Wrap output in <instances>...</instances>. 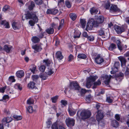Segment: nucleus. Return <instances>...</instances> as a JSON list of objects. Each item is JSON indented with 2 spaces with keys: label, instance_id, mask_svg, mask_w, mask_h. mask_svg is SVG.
<instances>
[{
  "label": "nucleus",
  "instance_id": "1",
  "mask_svg": "<svg viewBox=\"0 0 129 129\" xmlns=\"http://www.w3.org/2000/svg\"><path fill=\"white\" fill-rule=\"evenodd\" d=\"M37 12L34 11H27L26 13L25 14V18L26 19H32L29 21L28 22L29 24L31 26L34 25L35 23L38 22V15H37Z\"/></svg>",
  "mask_w": 129,
  "mask_h": 129
},
{
  "label": "nucleus",
  "instance_id": "2",
  "mask_svg": "<svg viewBox=\"0 0 129 129\" xmlns=\"http://www.w3.org/2000/svg\"><path fill=\"white\" fill-rule=\"evenodd\" d=\"M127 28V25L125 24L122 25L121 26L115 25L114 27V29L116 32L117 34L119 35L126 30Z\"/></svg>",
  "mask_w": 129,
  "mask_h": 129
},
{
  "label": "nucleus",
  "instance_id": "3",
  "mask_svg": "<svg viewBox=\"0 0 129 129\" xmlns=\"http://www.w3.org/2000/svg\"><path fill=\"white\" fill-rule=\"evenodd\" d=\"M81 118L83 120L89 118L91 115V112L89 110H84L80 113Z\"/></svg>",
  "mask_w": 129,
  "mask_h": 129
},
{
  "label": "nucleus",
  "instance_id": "4",
  "mask_svg": "<svg viewBox=\"0 0 129 129\" xmlns=\"http://www.w3.org/2000/svg\"><path fill=\"white\" fill-rule=\"evenodd\" d=\"M98 77L96 76H90L87 79L86 84V86L88 88H90L93 82H94Z\"/></svg>",
  "mask_w": 129,
  "mask_h": 129
},
{
  "label": "nucleus",
  "instance_id": "5",
  "mask_svg": "<svg viewBox=\"0 0 129 129\" xmlns=\"http://www.w3.org/2000/svg\"><path fill=\"white\" fill-rule=\"evenodd\" d=\"M12 120V118L11 117H5L2 120V124L0 123V129H4L3 125L8 123Z\"/></svg>",
  "mask_w": 129,
  "mask_h": 129
},
{
  "label": "nucleus",
  "instance_id": "6",
  "mask_svg": "<svg viewBox=\"0 0 129 129\" xmlns=\"http://www.w3.org/2000/svg\"><path fill=\"white\" fill-rule=\"evenodd\" d=\"M100 23L97 22L96 20V21H90L89 22L87 23V28H92L93 27H97L99 26Z\"/></svg>",
  "mask_w": 129,
  "mask_h": 129
},
{
  "label": "nucleus",
  "instance_id": "7",
  "mask_svg": "<svg viewBox=\"0 0 129 129\" xmlns=\"http://www.w3.org/2000/svg\"><path fill=\"white\" fill-rule=\"evenodd\" d=\"M65 121L67 126L69 127H72L75 125V121L73 118H68L66 119Z\"/></svg>",
  "mask_w": 129,
  "mask_h": 129
},
{
  "label": "nucleus",
  "instance_id": "8",
  "mask_svg": "<svg viewBox=\"0 0 129 129\" xmlns=\"http://www.w3.org/2000/svg\"><path fill=\"white\" fill-rule=\"evenodd\" d=\"M70 88L71 89L79 90L81 88L77 82H71L70 84Z\"/></svg>",
  "mask_w": 129,
  "mask_h": 129
},
{
  "label": "nucleus",
  "instance_id": "9",
  "mask_svg": "<svg viewBox=\"0 0 129 129\" xmlns=\"http://www.w3.org/2000/svg\"><path fill=\"white\" fill-rule=\"evenodd\" d=\"M112 77L111 75H110L109 76L108 75H105L103 76L102 78L104 80V82L106 85H109Z\"/></svg>",
  "mask_w": 129,
  "mask_h": 129
},
{
  "label": "nucleus",
  "instance_id": "10",
  "mask_svg": "<svg viewBox=\"0 0 129 129\" xmlns=\"http://www.w3.org/2000/svg\"><path fill=\"white\" fill-rule=\"evenodd\" d=\"M120 9L118 8L117 5H115L112 4L110 7V12H119Z\"/></svg>",
  "mask_w": 129,
  "mask_h": 129
},
{
  "label": "nucleus",
  "instance_id": "11",
  "mask_svg": "<svg viewBox=\"0 0 129 129\" xmlns=\"http://www.w3.org/2000/svg\"><path fill=\"white\" fill-rule=\"evenodd\" d=\"M104 116L102 110H98L96 116V119L98 121L100 120L104 117Z\"/></svg>",
  "mask_w": 129,
  "mask_h": 129
},
{
  "label": "nucleus",
  "instance_id": "12",
  "mask_svg": "<svg viewBox=\"0 0 129 129\" xmlns=\"http://www.w3.org/2000/svg\"><path fill=\"white\" fill-rule=\"evenodd\" d=\"M32 47L35 50L34 51L35 53H37V52H39L42 49L41 47L40 46L37 45L33 46Z\"/></svg>",
  "mask_w": 129,
  "mask_h": 129
},
{
  "label": "nucleus",
  "instance_id": "13",
  "mask_svg": "<svg viewBox=\"0 0 129 129\" xmlns=\"http://www.w3.org/2000/svg\"><path fill=\"white\" fill-rule=\"evenodd\" d=\"M118 59L121 62V66H125L126 61L125 58L120 56L118 57Z\"/></svg>",
  "mask_w": 129,
  "mask_h": 129
},
{
  "label": "nucleus",
  "instance_id": "14",
  "mask_svg": "<svg viewBox=\"0 0 129 129\" xmlns=\"http://www.w3.org/2000/svg\"><path fill=\"white\" fill-rule=\"evenodd\" d=\"M54 69L52 67H49L47 68L45 73L47 74L51 75L54 73Z\"/></svg>",
  "mask_w": 129,
  "mask_h": 129
},
{
  "label": "nucleus",
  "instance_id": "15",
  "mask_svg": "<svg viewBox=\"0 0 129 129\" xmlns=\"http://www.w3.org/2000/svg\"><path fill=\"white\" fill-rule=\"evenodd\" d=\"M43 62L45 63V64L48 67H50V66H52V64H53L52 60H49V59L44 60H43Z\"/></svg>",
  "mask_w": 129,
  "mask_h": 129
},
{
  "label": "nucleus",
  "instance_id": "16",
  "mask_svg": "<svg viewBox=\"0 0 129 129\" xmlns=\"http://www.w3.org/2000/svg\"><path fill=\"white\" fill-rule=\"evenodd\" d=\"M12 47L7 45H5L4 46L3 50L8 53H9L11 50Z\"/></svg>",
  "mask_w": 129,
  "mask_h": 129
},
{
  "label": "nucleus",
  "instance_id": "17",
  "mask_svg": "<svg viewBox=\"0 0 129 129\" xmlns=\"http://www.w3.org/2000/svg\"><path fill=\"white\" fill-rule=\"evenodd\" d=\"M95 61L97 64H100L104 61L103 59L100 56H98L95 58Z\"/></svg>",
  "mask_w": 129,
  "mask_h": 129
},
{
  "label": "nucleus",
  "instance_id": "18",
  "mask_svg": "<svg viewBox=\"0 0 129 129\" xmlns=\"http://www.w3.org/2000/svg\"><path fill=\"white\" fill-rule=\"evenodd\" d=\"M24 73L22 70H20L17 71L16 73V75L19 78H21L24 76Z\"/></svg>",
  "mask_w": 129,
  "mask_h": 129
},
{
  "label": "nucleus",
  "instance_id": "19",
  "mask_svg": "<svg viewBox=\"0 0 129 129\" xmlns=\"http://www.w3.org/2000/svg\"><path fill=\"white\" fill-rule=\"evenodd\" d=\"M104 17L102 15H100L98 16L96 19L97 22L100 23H102L104 22Z\"/></svg>",
  "mask_w": 129,
  "mask_h": 129
},
{
  "label": "nucleus",
  "instance_id": "20",
  "mask_svg": "<svg viewBox=\"0 0 129 129\" xmlns=\"http://www.w3.org/2000/svg\"><path fill=\"white\" fill-rule=\"evenodd\" d=\"M90 11L92 15L96 14L98 11V9L96 7H93L90 9Z\"/></svg>",
  "mask_w": 129,
  "mask_h": 129
},
{
  "label": "nucleus",
  "instance_id": "21",
  "mask_svg": "<svg viewBox=\"0 0 129 129\" xmlns=\"http://www.w3.org/2000/svg\"><path fill=\"white\" fill-rule=\"evenodd\" d=\"M35 6V5L34 2L33 1H31L30 4L28 6L27 8L30 11H31L33 10Z\"/></svg>",
  "mask_w": 129,
  "mask_h": 129
},
{
  "label": "nucleus",
  "instance_id": "22",
  "mask_svg": "<svg viewBox=\"0 0 129 129\" xmlns=\"http://www.w3.org/2000/svg\"><path fill=\"white\" fill-rule=\"evenodd\" d=\"M31 40L34 43H36L39 42L40 39L38 37L36 36L33 37Z\"/></svg>",
  "mask_w": 129,
  "mask_h": 129
},
{
  "label": "nucleus",
  "instance_id": "23",
  "mask_svg": "<svg viewBox=\"0 0 129 129\" xmlns=\"http://www.w3.org/2000/svg\"><path fill=\"white\" fill-rule=\"evenodd\" d=\"M56 56L57 59L60 60H61L63 58V56L62 55L61 52L59 51L57 52Z\"/></svg>",
  "mask_w": 129,
  "mask_h": 129
},
{
  "label": "nucleus",
  "instance_id": "24",
  "mask_svg": "<svg viewBox=\"0 0 129 129\" xmlns=\"http://www.w3.org/2000/svg\"><path fill=\"white\" fill-rule=\"evenodd\" d=\"M35 83L33 82H30L28 84V87L29 88L31 89H37L36 87H35Z\"/></svg>",
  "mask_w": 129,
  "mask_h": 129
},
{
  "label": "nucleus",
  "instance_id": "25",
  "mask_svg": "<svg viewBox=\"0 0 129 129\" xmlns=\"http://www.w3.org/2000/svg\"><path fill=\"white\" fill-rule=\"evenodd\" d=\"M116 48V46L115 44L112 43L110 44L109 46L108 47V49L110 51H113Z\"/></svg>",
  "mask_w": 129,
  "mask_h": 129
},
{
  "label": "nucleus",
  "instance_id": "26",
  "mask_svg": "<svg viewBox=\"0 0 129 129\" xmlns=\"http://www.w3.org/2000/svg\"><path fill=\"white\" fill-rule=\"evenodd\" d=\"M1 25H3L4 26H5L6 28H10L9 23L5 20H3L2 22Z\"/></svg>",
  "mask_w": 129,
  "mask_h": 129
},
{
  "label": "nucleus",
  "instance_id": "27",
  "mask_svg": "<svg viewBox=\"0 0 129 129\" xmlns=\"http://www.w3.org/2000/svg\"><path fill=\"white\" fill-rule=\"evenodd\" d=\"M105 8L106 9H110V7L111 5L109 1H105Z\"/></svg>",
  "mask_w": 129,
  "mask_h": 129
},
{
  "label": "nucleus",
  "instance_id": "28",
  "mask_svg": "<svg viewBox=\"0 0 129 129\" xmlns=\"http://www.w3.org/2000/svg\"><path fill=\"white\" fill-rule=\"evenodd\" d=\"M69 16L70 18L73 21L75 20L77 17L76 14L73 13H70Z\"/></svg>",
  "mask_w": 129,
  "mask_h": 129
},
{
  "label": "nucleus",
  "instance_id": "29",
  "mask_svg": "<svg viewBox=\"0 0 129 129\" xmlns=\"http://www.w3.org/2000/svg\"><path fill=\"white\" fill-rule=\"evenodd\" d=\"M58 5L59 7H63L65 6L64 0H58Z\"/></svg>",
  "mask_w": 129,
  "mask_h": 129
},
{
  "label": "nucleus",
  "instance_id": "30",
  "mask_svg": "<svg viewBox=\"0 0 129 129\" xmlns=\"http://www.w3.org/2000/svg\"><path fill=\"white\" fill-rule=\"evenodd\" d=\"M80 23L83 28H85L86 24V21L85 19H81L80 20Z\"/></svg>",
  "mask_w": 129,
  "mask_h": 129
},
{
  "label": "nucleus",
  "instance_id": "31",
  "mask_svg": "<svg viewBox=\"0 0 129 129\" xmlns=\"http://www.w3.org/2000/svg\"><path fill=\"white\" fill-rule=\"evenodd\" d=\"M77 57L81 59H85L87 58V56L84 54L79 53L77 55Z\"/></svg>",
  "mask_w": 129,
  "mask_h": 129
},
{
  "label": "nucleus",
  "instance_id": "32",
  "mask_svg": "<svg viewBox=\"0 0 129 129\" xmlns=\"http://www.w3.org/2000/svg\"><path fill=\"white\" fill-rule=\"evenodd\" d=\"M112 124L113 127H117L119 126V123L116 120H114L112 121Z\"/></svg>",
  "mask_w": 129,
  "mask_h": 129
},
{
  "label": "nucleus",
  "instance_id": "33",
  "mask_svg": "<svg viewBox=\"0 0 129 129\" xmlns=\"http://www.w3.org/2000/svg\"><path fill=\"white\" fill-rule=\"evenodd\" d=\"M46 31L49 34H52L54 32V29L53 28L49 27L46 30Z\"/></svg>",
  "mask_w": 129,
  "mask_h": 129
},
{
  "label": "nucleus",
  "instance_id": "34",
  "mask_svg": "<svg viewBox=\"0 0 129 129\" xmlns=\"http://www.w3.org/2000/svg\"><path fill=\"white\" fill-rule=\"evenodd\" d=\"M68 110L69 113L70 115L71 116H73L76 113V112L73 110L71 109L68 108Z\"/></svg>",
  "mask_w": 129,
  "mask_h": 129
},
{
  "label": "nucleus",
  "instance_id": "35",
  "mask_svg": "<svg viewBox=\"0 0 129 129\" xmlns=\"http://www.w3.org/2000/svg\"><path fill=\"white\" fill-rule=\"evenodd\" d=\"M75 35L74 38L75 39L79 38L80 37L81 33L79 31H76L75 32Z\"/></svg>",
  "mask_w": 129,
  "mask_h": 129
},
{
  "label": "nucleus",
  "instance_id": "36",
  "mask_svg": "<svg viewBox=\"0 0 129 129\" xmlns=\"http://www.w3.org/2000/svg\"><path fill=\"white\" fill-rule=\"evenodd\" d=\"M14 87L16 89H19L20 90H21L22 89V86L20 84H16L14 85Z\"/></svg>",
  "mask_w": 129,
  "mask_h": 129
},
{
  "label": "nucleus",
  "instance_id": "37",
  "mask_svg": "<svg viewBox=\"0 0 129 129\" xmlns=\"http://www.w3.org/2000/svg\"><path fill=\"white\" fill-rule=\"evenodd\" d=\"M101 84V82L100 80H98L96 82L94 83V85L93 86V88H96L97 86H99Z\"/></svg>",
  "mask_w": 129,
  "mask_h": 129
},
{
  "label": "nucleus",
  "instance_id": "38",
  "mask_svg": "<svg viewBox=\"0 0 129 129\" xmlns=\"http://www.w3.org/2000/svg\"><path fill=\"white\" fill-rule=\"evenodd\" d=\"M124 119L126 122V123L128 126L129 127V115L125 116L123 118Z\"/></svg>",
  "mask_w": 129,
  "mask_h": 129
},
{
  "label": "nucleus",
  "instance_id": "39",
  "mask_svg": "<svg viewBox=\"0 0 129 129\" xmlns=\"http://www.w3.org/2000/svg\"><path fill=\"white\" fill-rule=\"evenodd\" d=\"M105 29H104L101 28L98 31V33L99 35L100 36L104 35L105 34Z\"/></svg>",
  "mask_w": 129,
  "mask_h": 129
},
{
  "label": "nucleus",
  "instance_id": "40",
  "mask_svg": "<svg viewBox=\"0 0 129 129\" xmlns=\"http://www.w3.org/2000/svg\"><path fill=\"white\" fill-rule=\"evenodd\" d=\"M31 68H30L29 70L33 74H35V72L36 69V67L35 65H33L31 66Z\"/></svg>",
  "mask_w": 129,
  "mask_h": 129
},
{
  "label": "nucleus",
  "instance_id": "41",
  "mask_svg": "<svg viewBox=\"0 0 129 129\" xmlns=\"http://www.w3.org/2000/svg\"><path fill=\"white\" fill-rule=\"evenodd\" d=\"M13 117L15 119L17 120H21L22 118L21 116H18L15 114L13 115Z\"/></svg>",
  "mask_w": 129,
  "mask_h": 129
},
{
  "label": "nucleus",
  "instance_id": "42",
  "mask_svg": "<svg viewBox=\"0 0 129 129\" xmlns=\"http://www.w3.org/2000/svg\"><path fill=\"white\" fill-rule=\"evenodd\" d=\"M27 110L28 112L30 113H32L33 112H35L36 111V110H33V107L32 106H30L28 107L27 108Z\"/></svg>",
  "mask_w": 129,
  "mask_h": 129
},
{
  "label": "nucleus",
  "instance_id": "43",
  "mask_svg": "<svg viewBox=\"0 0 129 129\" xmlns=\"http://www.w3.org/2000/svg\"><path fill=\"white\" fill-rule=\"evenodd\" d=\"M45 66L44 65H42L39 67V70L41 72H44L45 71Z\"/></svg>",
  "mask_w": 129,
  "mask_h": 129
},
{
  "label": "nucleus",
  "instance_id": "44",
  "mask_svg": "<svg viewBox=\"0 0 129 129\" xmlns=\"http://www.w3.org/2000/svg\"><path fill=\"white\" fill-rule=\"evenodd\" d=\"M91 97V95L90 94L86 96L85 98V100L87 102L89 103L90 102Z\"/></svg>",
  "mask_w": 129,
  "mask_h": 129
},
{
  "label": "nucleus",
  "instance_id": "45",
  "mask_svg": "<svg viewBox=\"0 0 129 129\" xmlns=\"http://www.w3.org/2000/svg\"><path fill=\"white\" fill-rule=\"evenodd\" d=\"M64 22V20L63 19H62L61 21V22L60 23L58 27V29L59 30L61 28L63 25Z\"/></svg>",
  "mask_w": 129,
  "mask_h": 129
},
{
  "label": "nucleus",
  "instance_id": "46",
  "mask_svg": "<svg viewBox=\"0 0 129 129\" xmlns=\"http://www.w3.org/2000/svg\"><path fill=\"white\" fill-rule=\"evenodd\" d=\"M87 38V40L90 41H93L94 39V37L92 35L88 36Z\"/></svg>",
  "mask_w": 129,
  "mask_h": 129
},
{
  "label": "nucleus",
  "instance_id": "47",
  "mask_svg": "<svg viewBox=\"0 0 129 129\" xmlns=\"http://www.w3.org/2000/svg\"><path fill=\"white\" fill-rule=\"evenodd\" d=\"M52 129H58L57 124V122H55L53 123L51 126Z\"/></svg>",
  "mask_w": 129,
  "mask_h": 129
},
{
  "label": "nucleus",
  "instance_id": "48",
  "mask_svg": "<svg viewBox=\"0 0 129 129\" xmlns=\"http://www.w3.org/2000/svg\"><path fill=\"white\" fill-rule=\"evenodd\" d=\"M89 122L92 124H95L96 121L94 118L91 117L90 119Z\"/></svg>",
  "mask_w": 129,
  "mask_h": 129
},
{
  "label": "nucleus",
  "instance_id": "49",
  "mask_svg": "<svg viewBox=\"0 0 129 129\" xmlns=\"http://www.w3.org/2000/svg\"><path fill=\"white\" fill-rule=\"evenodd\" d=\"M36 4L38 5H41L42 4V0H34Z\"/></svg>",
  "mask_w": 129,
  "mask_h": 129
},
{
  "label": "nucleus",
  "instance_id": "50",
  "mask_svg": "<svg viewBox=\"0 0 129 129\" xmlns=\"http://www.w3.org/2000/svg\"><path fill=\"white\" fill-rule=\"evenodd\" d=\"M120 65V63L119 62H116L114 63V69H116H116H117V70H118V67Z\"/></svg>",
  "mask_w": 129,
  "mask_h": 129
},
{
  "label": "nucleus",
  "instance_id": "51",
  "mask_svg": "<svg viewBox=\"0 0 129 129\" xmlns=\"http://www.w3.org/2000/svg\"><path fill=\"white\" fill-rule=\"evenodd\" d=\"M8 80L10 82H14L15 80L14 79V77L13 76H11L9 77Z\"/></svg>",
  "mask_w": 129,
  "mask_h": 129
},
{
  "label": "nucleus",
  "instance_id": "52",
  "mask_svg": "<svg viewBox=\"0 0 129 129\" xmlns=\"http://www.w3.org/2000/svg\"><path fill=\"white\" fill-rule=\"evenodd\" d=\"M74 56L72 54H70L68 57V61L70 62L74 59Z\"/></svg>",
  "mask_w": 129,
  "mask_h": 129
},
{
  "label": "nucleus",
  "instance_id": "53",
  "mask_svg": "<svg viewBox=\"0 0 129 129\" xmlns=\"http://www.w3.org/2000/svg\"><path fill=\"white\" fill-rule=\"evenodd\" d=\"M34 103V100L31 98H29L27 101V103L29 105L33 104Z\"/></svg>",
  "mask_w": 129,
  "mask_h": 129
},
{
  "label": "nucleus",
  "instance_id": "54",
  "mask_svg": "<svg viewBox=\"0 0 129 129\" xmlns=\"http://www.w3.org/2000/svg\"><path fill=\"white\" fill-rule=\"evenodd\" d=\"M65 4L66 7L68 8H70L71 7V4L68 1H66L65 2Z\"/></svg>",
  "mask_w": 129,
  "mask_h": 129
},
{
  "label": "nucleus",
  "instance_id": "55",
  "mask_svg": "<svg viewBox=\"0 0 129 129\" xmlns=\"http://www.w3.org/2000/svg\"><path fill=\"white\" fill-rule=\"evenodd\" d=\"M58 99V96H55L51 98L52 102L53 103H55Z\"/></svg>",
  "mask_w": 129,
  "mask_h": 129
},
{
  "label": "nucleus",
  "instance_id": "56",
  "mask_svg": "<svg viewBox=\"0 0 129 129\" xmlns=\"http://www.w3.org/2000/svg\"><path fill=\"white\" fill-rule=\"evenodd\" d=\"M98 121V124L99 126L102 127L104 126H105V124L102 121H100V120Z\"/></svg>",
  "mask_w": 129,
  "mask_h": 129
},
{
  "label": "nucleus",
  "instance_id": "57",
  "mask_svg": "<svg viewBox=\"0 0 129 129\" xmlns=\"http://www.w3.org/2000/svg\"><path fill=\"white\" fill-rule=\"evenodd\" d=\"M61 103L62 105L64 106H66L68 104V102L66 100H62L61 101Z\"/></svg>",
  "mask_w": 129,
  "mask_h": 129
},
{
  "label": "nucleus",
  "instance_id": "58",
  "mask_svg": "<svg viewBox=\"0 0 129 129\" xmlns=\"http://www.w3.org/2000/svg\"><path fill=\"white\" fill-rule=\"evenodd\" d=\"M16 23L15 22H14L12 24V26L13 29L15 30L17 29V27L16 26Z\"/></svg>",
  "mask_w": 129,
  "mask_h": 129
},
{
  "label": "nucleus",
  "instance_id": "59",
  "mask_svg": "<svg viewBox=\"0 0 129 129\" xmlns=\"http://www.w3.org/2000/svg\"><path fill=\"white\" fill-rule=\"evenodd\" d=\"M86 91L85 89L82 88L80 91V92L81 94V95L84 94L86 92Z\"/></svg>",
  "mask_w": 129,
  "mask_h": 129
},
{
  "label": "nucleus",
  "instance_id": "60",
  "mask_svg": "<svg viewBox=\"0 0 129 129\" xmlns=\"http://www.w3.org/2000/svg\"><path fill=\"white\" fill-rule=\"evenodd\" d=\"M10 7L9 5H6L3 8V10L4 11L7 10Z\"/></svg>",
  "mask_w": 129,
  "mask_h": 129
},
{
  "label": "nucleus",
  "instance_id": "61",
  "mask_svg": "<svg viewBox=\"0 0 129 129\" xmlns=\"http://www.w3.org/2000/svg\"><path fill=\"white\" fill-rule=\"evenodd\" d=\"M44 36V33L43 32H41L38 36V37L40 39H41Z\"/></svg>",
  "mask_w": 129,
  "mask_h": 129
},
{
  "label": "nucleus",
  "instance_id": "62",
  "mask_svg": "<svg viewBox=\"0 0 129 129\" xmlns=\"http://www.w3.org/2000/svg\"><path fill=\"white\" fill-rule=\"evenodd\" d=\"M39 76L37 75H33L32 76V78L34 81H35L39 78Z\"/></svg>",
  "mask_w": 129,
  "mask_h": 129
},
{
  "label": "nucleus",
  "instance_id": "63",
  "mask_svg": "<svg viewBox=\"0 0 129 129\" xmlns=\"http://www.w3.org/2000/svg\"><path fill=\"white\" fill-rule=\"evenodd\" d=\"M115 75L118 76L120 77L121 78H123L124 77V74L122 72H120L117 74H116Z\"/></svg>",
  "mask_w": 129,
  "mask_h": 129
},
{
  "label": "nucleus",
  "instance_id": "64",
  "mask_svg": "<svg viewBox=\"0 0 129 129\" xmlns=\"http://www.w3.org/2000/svg\"><path fill=\"white\" fill-rule=\"evenodd\" d=\"M115 118L117 120L119 121L120 119V115L118 114H116L115 115Z\"/></svg>",
  "mask_w": 129,
  "mask_h": 129
}]
</instances>
